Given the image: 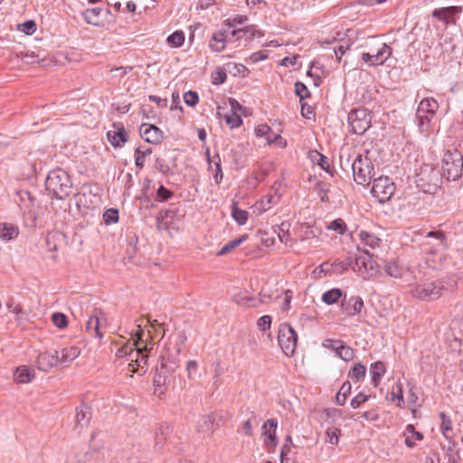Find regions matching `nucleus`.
Segmentation results:
<instances>
[{"mask_svg": "<svg viewBox=\"0 0 463 463\" xmlns=\"http://www.w3.org/2000/svg\"><path fill=\"white\" fill-rule=\"evenodd\" d=\"M277 427V419H269L264 422L262 429L263 435L265 436V446L269 448H275L278 445V438L276 435Z\"/></svg>", "mask_w": 463, "mask_h": 463, "instance_id": "obj_19", "label": "nucleus"}, {"mask_svg": "<svg viewBox=\"0 0 463 463\" xmlns=\"http://www.w3.org/2000/svg\"><path fill=\"white\" fill-rule=\"evenodd\" d=\"M45 188L52 198L61 201L70 195L72 181L65 170L58 167L49 172L45 179Z\"/></svg>", "mask_w": 463, "mask_h": 463, "instance_id": "obj_1", "label": "nucleus"}, {"mask_svg": "<svg viewBox=\"0 0 463 463\" xmlns=\"http://www.w3.org/2000/svg\"><path fill=\"white\" fill-rule=\"evenodd\" d=\"M217 414L211 413L208 415L202 416L197 421V430L200 432L207 433L214 430L215 428H218V423H216Z\"/></svg>", "mask_w": 463, "mask_h": 463, "instance_id": "obj_20", "label": "nucleus"}, {"mask_svg": "<svg viewBox=\"0 0 463 463\" xmlns=\"http://www.w3.org/2000/svg\"><path fill=\"white\" fill-rule=\"evenodd\" d=\"M166 42L172 47H180L184 42L183 31H174L172 34L167 36Z\"/></svg>", "mask_w": 463, "mask_h": 463, "instance_id": "obj_44", "label": "nucleus"}, {"mask_svg": "<svg viewBox=\"0 0 463 463\" xmlns=\"http://www.w3.org/2000/svg\"><path fill=\"white\" fill-rule=\"evenodd\" d=\"M15 382L18 383H27L32 381L33 378H34V371L30 370L26 366H20L18 367L14 374Z\"/></svg>", "mask_w": 463, "mask_h": 463, "instance_id": "obj_29", "label": "nucleus"}, {"mask_svg": "<svg viewBox=\"0 0 463 463\" xmlns=\"http://www.w3.org/2000/svg\"><path fill=\"white\" fill-rule=\"evenodd\" d=\"M341 308L347 317L359 315L364 308V300L359 296L346 298L345 294L341 301Z\"/></svg>", "mask_w": 463, "mask_h": 463, "instance_id": "obj_16", "label": "nucleus"}, {"mask_svg": "<svg viewBox=\"0 0 463 463\" xmlns=\"http://www.w3.org/2000/svg\"><path fill=\"white\" fill-rule=\"evenodd\" d=\"M101 318L98 316L97 311L95 314L90 316L87 323H86V330L90 334H94L96 337L101 339L103 336V333L101 332Z\"/></svg>", "mask_w": 463, "mask_h": 463, "instance_id": "obj_24", "label": "nucleus"}, {"mask_svg": "<svg viewBox=\"0 0 463 463\" xmlns=\"http://www.w3.org/2000/svg\"><path fill=\"white\" fill-rule=\"evenodd\" d=\"M148 353L149 348L147 345L135 348L134 356L130 358L131 362L128 364L129 371L132 373H137L142 375L146 373V369L145 368V364H146L148 360Z\"/></svg>", "mask_w": 463, "mask_h": 463, "instance_id": "obj_14", "label": "nucleus"}, {"mask_svg": "<svg viewBox=\"0 0 463 463\" xmlns=\"http://www.w3.org/2000/svg\"><path fill=\"white\" fill-rule=\"evenodd\" d=\"M52 321L58 328H64L68 325V318L63 313L55 312L52 316Z\"/></svg>", "mask_w": 463, "mask_h": 463, "instance_id": "obj_52", "label": "nucleus"}, {"mask_svg": "<svg viewBox=\"0 0 463 463\" xmlns=\"http://www.w3.org/2000/svg\"><path fill=\"white\" fill-rule=\"evenodd\" d=\"M178 366L179 362L177 360H171L169 357L165 358V356L161 357L160 366L156 368L153 379L154 393L156 395L161 396L165 393L172 375Z\"/></svg>", "mask_w": 463, "mask_h": 463, "instance_id": "obj_4", "label": "nucleus"}, {"mask_svg": "<svg viewBox=\"0 0 463 463\" xmlns=\"http://www.w3.org/2000/svg\"><path fill=\"white\" fill-rule=\"evenodd\" d=\"M343 344L342 340H334V339H326L323 343V345L326 348H331L337 354V350H339L341 345Z\"/></svg>", "mask_w": 463, "mask_h": 463, "instance_id": "obj_64", "label": "nucleus"}, {"mask_svg": "<svg viewBox=\"0 0 463 463\" xmlns=\"http://www.w3.org/2000/svg\"><path fill=\"white\" fill-rule=\"evenodd\" d=\"M417 120H418V128L420 133H428L430 126L431 121L434 118V117H430L428 114H420L416 115Z\"/></svg>", "mask_w": 463, "mask_h": 463, "instance_id": "obj_38", "label": "nucleus"}, {"mask_svg": "<svg viewBox=\"0 0 463 463\" xmlns=\"http://www.w3.org/2000/svg\"><path fill=\"white\" fill-rule=\"evenodd\" d=\"M351 389H352V386L348 381H345L342 384L340 390L338 391V392L336 393V396H335V402L338 405L345 404L347 397L351 393Z\"/></svg>", "mask_w": 463, "mask_h": 463, "instance_id": "obj_37", "label": "nucleus"}, {"mask_svg": "<svg viewBox=\"0 0 463 463\" xmlns=\"http://www.w3.org/2000/svg\"><path fill=\"white\" fill-rule=\"evenodd\" d=\"M359 237H360L361 241L364 245L369 246L372 249H374L376 246L379 245L380 240L375 235H373L370 232L362 231L359 233Z\"/></svg>", "mask_w": 463, "mask_h": 463, "instance_id": "obj_43", "label": "nucleus"}, {"mask_svg": "<svg viewBox=\"0 0 463 463\" xmlns=\"http://www.w3.org/2000/svg\"><path fill=\"white\" fill-rule=\"evenodd\" d=\"M341 433V430L335 427L328 428L326 431V440L332 445H337L339 441V436Z\"/></svg>", "mask_w": 463, "mask_h": 463, "instance_id": "obj_49", "label": "nucleus"}, {"mask_svg": "<svg viewBox=\"0 0 463 463\" xmlns=\"http://www.w3.org/2000/svg\"><path fill=\"white\" fill-rule=\"evenodd\" d=\"M442 175L449 180H457L463 174V156L456 148L448 149L442 156Z\"/></svg>", "mask_w": 463, "mask_h": 463, "instance_id": "obj_5", "label": "nucleus"}, {"mask_svg": "<svg viewBox=\"0 0 463 463\" xmlns=\"http://www.w3.org/2000/svg\"><path fill=\"white\" fill-rule=\"evenodd\" d=\"M91 415V409L85 403L76 408L74 430L79 434L89 426Z\"/></svg>", "mask_w": 463, "mask_h": 463, "instance_id": "obj_17", "label": "nucleus"}, {"mask_svg": "<svg viewBox=\"0 0 463 463\" xmlns=\"http://www.w3.org/2000/svg\"><path fill=\"white\" fill-rule=\"evenodd\" d=\"M446 288L442 281L427 279L416 283L411 289V296L422 301H432L439 298Z\"/></svg>", "mask_w": 463, "mask_h": 463, "instance_id": "obj_6", "label": "nucleus"}, {"mask_svg": "<svg viewBox=\"0 0 463 463\" xmlns=\"http://www.w3.org/2000/svg\"><path fill=\"white\" fill-rule=\"evenodd\" d=\"M247 21V16L243 14H232L227 19L224 20L225 25L228 27H236L237 25H241Z\"/></svg>", "mask_w": 463, "mask_h": 463, "instance_id": "obj_46", "label": "nucleus"}, {"mask_svg": "<svg viewBox=\"0 0 463 463\" xmlns=\"http://www.w3.org/2000/svg\"><path fill=\"white\" fill-rule=\"evenodd\" d=\"M337 350L336 355L344 361H351L354 358V350L350 346L346 345L344 342Z\"/></svg>", "mask_w": 463, "mask_h": 463, "instance_id": "obj_47", "label": "nucleus"}, {"mask_svg": "<svg viewBox=\"0 0 463 463\" xmlns=\"http://www.w3.org/2000/svg\"><path fill=\"white\" fill-rule=\"evenodd\" d=\"M427 238H434L438 241L436 246L447 247L446 245V234L442 231H430L426 235Z\"/></svg>", "mask_w": 463, "mask_h": 463, "instance_id": "obj_54", "label": "nucleus"}, {"mask_svg": "<svg viewBox=\"0 0 463 463\" xmlns=\"http://www.w3.org/2000/svg\"><path fill=\"white\" fill-rule=\"evenodd\" d=\"M80 354V348L77 346L65 347L61 350V356L59 363H71L75 360Z\"/></svg>", "mask_w": 463, "mask_h": 463, "instance_id": "obj_30", "label": "nucleus"}, {"mask_svg": "<svg viewBox=\"0 0 463 463\" xmlns=\"http://www.w3.org/2000/svg\"><path fill=\"white\" fill-rule=\"evenodd\" d=\"M278 342L287 356L293 355L297 348L298 334L289 324L283 323L279 326Z\"/></svg>", "mask_w": 463, "mask_h": 463, "instance_id": "obj_9", "label": "nucleus"}, {"mask_svg": "<svg viewBox=\"0 0 463 463\" xmlns=\"http://www.w3.org/2000/svg\"><path fill=\"white\" fill-rule=\"evenodd\" d=\"M331 269V263L328 261H325L322 264H320L317 268H316L313 273L316 275L317 278L321 279L326 275H332Z\"/></svg>", "mask_w": 463, "mask_h": 463, "instance_id": "obj_48", "label": "nucleus"}, {"mask_svg": "<svg viewBox=\"0 0 463 463\" xmlns=\"http://www.w3.org/2000/svg\"><path fill=\"white\" fill-rule=\"evenodd\" d=\"M177 437L173 435V429L166 423L159 424L155 432L154 448L164 452L169 445L175 443Z\"/></svg>", "mask_w": 463, "mask_h": 463, "instance_id": "obj_13", "label": "nucleus"}, {"mask_svg": "<svg viewBox=\"0 0 463 463\" xmlns=\"http://www.w3.org/2000/svg\"><path fill=\"white\" fill-rule=\"evenodd\" d=\"M433 26L437 29L444 27L463 26V7L458 5H450L435 8L430 14Z\"/></svg>", "mask_w": 463, "mask_h": 463, "instance_id": "obj_2", "label": "nucleus"}, {"mask_svg": "<svg viewBox=\"0 0 463 463\" xmlns=\"http://www.w3.org/2000/svg\"><path fill=\"white\" fill-rule=\"evenodd\" d=\"M439 418L441 420L440 430H441L443 436L447 439H451L453 436V433H452V422H451L450 418L443 411H441L439 413Z\"/></svg>", "mask_w": 463, "mask_h": 463, "instance_id": "obj_32", "label": "nucleus"}, {"mask_svg": "<svg viewBox=\"0 0 463 463\" xmlns=\"http://www.w3.org/2000/svg\"><path fill=\"white\" fill-rule=\"evenodd\" d=\"M59 361L60 357L58 351H55L54 354L43 352L38 354L36 364L39 370L43 372H49L59 364Z\"/></svg>", "mask_w": 463, "mask_h": 463, "instance_id": "obj_18", "label": "nucleus"}, {"mask_svg": "<svg viewBox=\"0 0 463 463\" xmlns=\"http://www.w3.org/2000/svg\"><path fill=\"white\" fill-rule=\"evenodd\" d=\"M102 10L100 8H90L85 10L83 13V16L85 21L92 25L98 26L99 25V15Z\"/></svg>", "mask_w": 463, "mask_h": 463, "instance_id": "obj_39", "label": "nucleus"}, {"mask_svg": "<svg viewBox=\"0 0 463 463\" xmlns=\"http://www.w3.org/2000/svg\"><path fill=\"white\" fill-rule=\"evenodd\" d=\"M232 216L239 225H244L248 221L249 213L238 208L236 203H233L232 207Z\"/></svg>", "mask_w": 463, "mask_h": 463, "instance_id": "obj_34", "label": "nucleus"}, {"mask_svg": "<svg viewBox=\"0 0 463 463\" xmlns=\"http://www.w3.org/2000/svg\"><path fill=\"white\" fill-rule=\"evenodd\" d=\"M226 68H227L228 72L234 77L241 76V77L245 78L250 73L249 69L241 63L228 62L226 64Z\"/></svg>", "mask_w": 463, "mask_h": 463, "instance_id": "obj_31", "label": "nucleus"}, {"mask_svg": "<svg viewBox=\"0 0 463 463\" xmlns=\"http://www.w3.org/2000/svg\"><path fill=\"white\" fill-rule=\"evenodd\" d=\"M316 156L318 157L317 165L326 172L329 173L331 175H333V172L330 169V164L328 161V158L325 156L324 155L318 153L316 151Z\"/></svg>", "mask_w": 463, "mask_h": 463, "instance_id": "obj_60", "label": "nucleus"}, {"mask_svg": "<svg viewBox=\"0 0 463 463\" xmlns=\"http://www.w3.org/2000/svg\"><path fill=\"white\" fill-rule=\"evenodd\" d=\"M107 136L111 145L115 147L120 146L121 143L124 144L128 140V134L123 127L118 128L115 131H109Z\"/></svg>", "mask_w": 463, "mask_h": 463, "instance_id": "obj_23", "label": "nucleus"}, {"mask_svg": "<svg viewBox=\"0 0 463 463\" xmlns=\"http://www.w3.org/2000/svg\"><path fill=\"white\" fill-rule=\"evenodd\" d=\"M353 269L364 279H372L379 273L376 261L366 250H364V255H360L354 259Z\"/></svg>", "mask_w": 463, "mask_h": 463, "instance_id": "obj_10", "label": "nucleus"}, {"mask_svg": "<svg viewBox=\"0 0 463 463\" xmlns=\"http://www.w3.org/2000/svg\"><path fill=\"white\" fill-rule=\"evenodd\" d=\"M385 372V364L382 361H377L371 364L370 373L372 375V382L375 387L380 383Z\"/></svg>", "mask_w": 463, "mask_h": 463, "instance_id": "obj_27", "label": "nucleus"}, {"mask_svg": "<svg viewBox=\"0 0 463 463\" xmlns=\"http://www.w3.org/2000/svg\"><path fill=\"white\" fill-rule=\"evenodd\" d=\"M213 162H214V165H215V174L213 175V178H214L215 183L217 184H219L223 177L222 165H221V158H220L219 154H216L215 156H213Z\"/></svg>", "mask_w": 463, "mask_h": 463, "instance_id": "obj_56", "label": "nucleus"}, {"mask_svg": "<svg viewBox=\"0 0 463 463\" xmlns=\"http://www.w3.org/2000/svg\"><path fill=\"white\" fill-rule=\"evenodd\" d=\"M345 293L338 288H331L326 291L321 298V300L326 305H334L339 300L342 301Z\"/></svg>", "mask_w": 463, "mask_h": 463, "instance_id": "obj_26", "label": "nucleus"}, {"mask_svg": "<svg viewBox=\"0 0 463 463\" xmlns=\"http://www.w3.org/2000/svg\"><path fill=\"white\" fill-rule=\"evenodd\" d=\"M438 109L439 103L435 99L425 98L420 102L416 115L428 114L430 117H435Z\"/></svg>", "mask_w": 463, "mask_h": 463, "instance_id": "obj_21", "label": "nucleus"}, {"mask_svg": "<svg viewBox=\"0 0 463 463\" xmlns=\"http://www.w3.org/2000/svg\"><path fill=\"white\" fill-rule=\"evenodd\" d=\"M331 265H332V269H331L332 275H340V274H343L344 272H345L349 267H351L353 269L354 260L349 259L348 261H346V262L345 261H338V262L331 263Z\"/></svg>", "mask_w": 463, "mask_h": 463, "instance_id": "obj_41", "label": "nucleus"}, {"mask_svg": "<svg viewBox=\"0 0 463 463\" xmlns=\"http://www.w3.org/2000/svg\"><path fill=\"white\" fill-rule=\"evenodd\" d=\"M227 68L218 67L216 71L212 73V83L213 85L224 83L227 79Z\"/></svg>", "mask_w": 463, "mask_h": 463, "instance_id": "obj_45", "label": "nucleus"}, {"mask_svg": "<svg viewBox=\"0 0 463 463\" xmlns=\"http://www.w3.org/2000/svg\"><path fill=\"white\" fill-rule=\"evenodd\" d=\"M366 367L361 363L355 364L348 372V377L354 382H360L365 377Z\"/></svg>", "mask_w": 463, "mask_h": 463, "instance_id": "obj_35", "label": "nucleus"}, {"mask_svg": "<svg viewBox=\"0 0 463 463\" xmlns=\"http://www.w3.org/2000/svg\"><path fill=\"white\" fill-rule=\"evenodd\" d=\"M152 154V148L146 147L142 150L139 146L135 150V165L137 168L142 169L145 165V159L146 156Z\"/></svg>", "mask_w": 463, "mask_h": 463, "instance_id": "obj_36", "label": "nucleus"}, {"mask_svg": "<svg viewBox=\"0 0 463 463\" xmlns=\"http://www.w3.org/2000/svg\"><path fill=\"white\" fill-rule=\"evenodd\" d=\"M295 92L296 95L298 96L301 100L310 97V92L307 90V86L300 81H297L295 83Z\"/></svg>", "mask_w": 463, "mask_h": 463, "instance_id": "obj_57", "label": "nucleus"}, {"mask_svg": "<svg viewBox=\"0 0 463 463\" xmlns=\"http://www.w3.org/2000/svg\"><path fill=\"white\" fill-rule=\"evenodd\" d=\"M271 321H272V318L270 316H269V315L262 316L257 321L258 328L261 331H266L267 329H269Z\"/></svg>", "mask_w": 463, "mask_h": 463, "instance_id": "obj_61", "label": "nucleus"}, {"mask_svg": "<svg viewBox=\"0 0 463 463\" xmlns=\"http://www.w3.org/2000/svg\"><path fill=\"white\" fill-rule=\"evenodd\" d=\"M384 270L387 275L395 279L402 278L404 272L403 268L398 265L396 261L386 262L384 265Z\"/></svg>", "mask_w": 463, "mask_h": 463, "instance_id": "obj_33", "label": "nucleus"}, {"mask_svg": "<svg viewBox=\"0 0 463 463\" xmlns=\"http://www.w3.org/2000/svg\"><path fill=\"white\" fill-rule=\"evenodd\" d=\"M255 133L258 137H264L268 143L271 144L275 142L277 139H280L281 137L279 134H276L269 126L266 124L259 125L256 129Z\"/></svg>", "mask_w": 463, "mask_h": 463, "instance_id": "obj_25", "label": "nucleus"}, {"mask_svg": "<svg viewBox=\"0 0 463 463\" xmlns=\"http://www.w3.org/2000/svg\"><path fill=\"white\" fill-rule=\"evenodd\" d=\"M174 195V193L161 184L156 190V201L165 202Z\"/></svg>", "mask_w": 463, "mask_h": 463, "instance_id": "obj_55", "label": "nucleus"}, {"mask_svg": "<svg viewBox=\"0 0 463 463\" xmlns=\"http://www.w3.org/2000/svg\"><path fill=\"white\" fill-rule=\"evenodd\" d=\"M145 335V331L144 329L141 327L140 325L137 326V329L136 330V332L133 334L132 335V338H133V346L136 348V347H140V346H143V345H147L146 341L143 339Z\"/></svg>", "mask_w": 463, "mask_h": 463, "instance_id": "obj_50", "label": "nucleus"}, {"mask_svg": "<svg viewBox=\"0 0 463 463\" xmlns=\"http://www.w3.org/2000/svg\"><path fill=\"white\" fill-rule=\"evenodd\" d=\"M324 414L326 420L334 423L337 419L341 417V411L335 408H329L324 411Z\"/></svg>", "mask_w": 463, "mask_h": 463, "instance_id": "obj_59", "label": "nucleus"}, {"mask_svg": "<svg viewBox=\"0 0 463 463\" xmlns=\"http://www.w3.org/2000/svg\"><path fill=\"white\" fill-rule=\"evenodd\" d=\"M247 236L244 235V236H241L240 238H236L232 241H228L218 252V255L219 256H222V255H225L227 253H229L230 251H232V250H234L235 248H237L238 246H240L245 240H246Z\"/></svg>", "mask_w": 463, "mask_h": 463, "instance_id": "obj_40", "label": "nucleus"}, {"mask_svg": "<svg viewBox=\"0 0 463 463\" xmlns=\"http://www.w3.org/2000/svg\"><path fill=\"white\" fill-rule=\"evenodd\" d=\"M229 31H215L209 43V47L213 52H222L224 50L227 43V34Z\"/></svg>", "mask_w": 463, "mask_h": 463, "instance_id": "obj_22", "label": "nucleus"}, {"mask_svg": "<svg viewBox=\"0 0 463 463\" xmlns=\"http://www.w3.org/2000/svg\"><path fill=\"white\" fill-rule=\"evenodd\" d=\"M369 399V396L366 394H364L362 392L358 393L356 396H354L351 401V406L354 409L359 408L360 405L365 402H367Z\"/></svg>", "mask_w": 463, "mask_h": 463, "instance_id": "obj_63", "label": "nucleus"}, {"mask_svg": "<svg viewBox=\"0 0 463 463\" xmlns=\"http://www.w3.org/2000/svg\"><path fill=\"white\" fill-rule=\"evenodd\" d=\"M118 211L114 208L108 209L103 214V220L106 224L115 223L118 221Z\"/></svg>", "mask_w": 463, "mask_h": 463, "instance_id": "obj_53", "label": "nucleus"}, {"mask_svg": "<svg viewBox=\"0 0 463 463\" xmlns=\"http://www.w3.org/2000/svg\"><path fill=\"white\" fill-rule=\"evenodd\" d=\"M395 191L394 183L387 176H381L373 180L371 193L379 203L389 201Z\"/></svg>", "mask_w": 463, "mask_h": 463, "instance_id": "obj_11", "label": "nucleus"}, {"mask_svg": "<svg viewBox=\"0 0 463 463\" xmlns=\"http://www.w3.org/2000/svg\"><path fill=\"white\" fill-rule=\"evenodd\" d=\"M347 119L352 132L363 135L371 127L372 115L368 109L358 108L349 112Z\"/></svg>", "mask_w": 463, "mask_h": 463, "instance_id": "obj_8", "label": "nucleus"}, {"mask_svg": "<svg viewBox=\"0 0 463 463\" xmlns=\"http://www.w3.org/2000/svg\"><path fill=\"white\" fill-rule=\"evenodd\" d=\"M354 179L361 185L368 184L373 175V165L369 158L358 154L352 164Z\"/></svg>", "mask_w": 463, "mask_h": 463, "instance_id": "obj_7", "label": "nucleus"}, {"mask_svg": "<svg viewBox=\"0 0 463 463\" xmlns=\"http://www.w3.org/2000/svg\"><path fill=\"white\" fill-rule=\"evenodd\" d=\"M443 175L440 171L430 165L420 167L416 174L415 184L425 194H434L441 187Z\"/></svg>", "mask_w": 463, "mask_h": 463, "instance_id": "obj_3", "label": "nucleus"}, {"mask_svg": "<svg viewBox=\"0 0 463 463\" xmlns=\"http://www.w3.org/2000/svg\"><path fill=\"white\" fill-rule=\"evenodd\" d=\"M326 228L328 230L335 231V232H338L339 234H344L345 232V231H346V224H345V222H344L343 219L337 218V219L332 221L326 226Z\"/></svg>", "mask_w": 463, "mask_h": 463, "instance_id": "obj_51", "label": "nucleus"}, {"mask_svg": "<svg viewBox=\"0 0 463 463\" xmlns=\"http://www.w3.org/2000/svg\"><path fill=\"white\" fill-rule=\"evenodd\" d=\"M135 347L132 345H124L118 349L116 353L117 357H124L129 356L130 358L134 356Z\"/></svg>", "mask_w": 463, "mask_h": 463, "instance_id": "obj_62", "label": "nucleus"}, {"mask_svg": "<svg viewBox=\"0 0 463 463\" xmlns=\"http://www.w3.org/2000/svg\"><path fill=\"white\" fill-rule=\"evenodd\" d=\"M19 229L16 225L7 222H0V238L10 241L17 237Z\"/></svg>", "mask_w": 463, "mask_h": 463, "instance_id": "obj_28", "label": "nucleus"}, {"mask_svg": "<svg viewBox=\"0 0 463 463\" xmlns=\"http://www.w3.org/2000/svg\"><path fill=\"white\" fill-rule=\"evenodd\" d=\"M225 123L230 127V128H235L240 127L242 124V118L240 115L235 111H230L226 113L223 117Z\"/></svg>", "mask_w": 463, "mask_h": 463, "instance_id": "obj_42", "label": "nucleus"}, {"mask_svg": "<svg viewBox=\"0 0 463 463\" xmlns=\"http://www.w3.org/2000/svg\"><path fill=\"white\" fill-rule=\"evenodd\" d=\"M141 137L150 144H160L164 139L163 131L153 124L143 123L139 128Z\"/></svg>", "mask_w": 463, "mask_h": 463, "instance_id": "obj_15", "label": "nucleus"}, {"mask_svg": "<svg viewBox=\"0 0 463 463\" xmlns=\"http://www.w3.org/2000/svg\"><path fill=\"white\" fill-rule=\"evenodd\" d=\"M184 101L187 106L194 107L199 101V96L196 91L189 90L184 94Z\"/></svg>", "mask_w": 463, "mask_h": 463, "instance_id": "obj_58", "label": "nucleus"}, {"mask_svg": "<svg viewBox=\"0 0 463 463\" xmlns=\"http://www.w3.org/2000/svg\"><path fill=\"white\" fill-rule=\"evenodd\" d=\"M371 39L379 42L381 47L376 50V53L363 52L362 60L371 67L383 65L392 55V48L387 43H382L379 36H373Z\"/></svg>", "mask_w": 463, "mask_h": 463, "instance_id": "obj_12", "label": "nucleus"}]
</instances>
